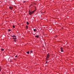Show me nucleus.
Wrapping results in <instances>:
<instances>
[{
  "instance_id": "obj_1",
  "label": "nucleus",
  "mask_w": 74,
  "mask_h": 74,
  "mask_svg": "<svg viewBox=\"0 0 74 74\" xmlns=\"http://www.w3.org/2000/svg\"><path fill=\"white\" fill-rule=\"evenodd\" d=\"M61 52H64V51H63V47H61Z\"/></svg>"
},
{
  "instance_id": "obj_2",
  "label": "nucleus",
  "mask_w": 74,
  "mask_h": 74,
  "mask_svg": "<svg viewBox=\"0 0 74 74\" xmlns=\"http://www.w3.org/2000/svg\"><path fill=\"white\" fill-rule=\"evenodd\" d=\"M29 15H32V12H30V10H29Z\"/></svg>"
},
{
  "instance_id": "obj_3",
  "label": "nucleus",
  "mask_w": 74,
  "mask_h": 74,
  "mask_svg": "<svg viewBox=\"0 0 74 74\" xmlns=\"http://www.w3.org/2000/svg\"><path fill=\"white\" fill-rule=\"evenodd\" d=\"M9 8L10 10H12V9H13V7H11L10 6Z\"/></svg>"
},
{
  "instance_id": "obj_4",
  "label": "nucleus",
  "mask_w": 74,
  "mask_h": 74,
  "mask_svg": "<svg viewBox=\"0 0 74 74\" xmlns=\"http://www.w3.org/2000/svg\"><path fill=\"white\" fill-rule=\"evenodd\" d=\"M49 54H48L47 55V59H48V58H49Z\"/></svg>"
},
{
  "instance_id": "obj_5",
  "label": "nucleus",
  "mask_w": 74,
  "mask_h": 74,
  "mask_svg": "<svg viewBox=\"0 0 74 74\" xmlns=\"http://www.w3.org/2000/svg\"><path fill=\"white\" fill-rule=\"evenodd\" d=\"M35 37H37L38 38V37H39V35H36L35 36Z\"/></svg>"
},
{
  "instance_id": "obj_6",
  "label": "nucleus",
  "mask_w": 74,
  "mask_h": 74,
  "mask_svg": "<svg viewBox=\"0 0 74 74\" xmlns=\"http://www.w3.org/2000/svg\"><path fill=\"white\" fill-rule=\"evenodd\" d=\"M27 53V54H29V51H27L26 52Z\"/></svg>"
},
{
  "instance_id": "obj_7",
  "label": "nucleus",
  "mask_w": 74,
  "mask_h": 74,
  "mask_svg": "<svg viewBox=\"0 0 74 74\" xmlns=\"http://www.w3.org/2000/svg\"><path fill=\"white\" fill-rule=\"evenodd\" d=\"M27 25H29V23H28V22H27Z\"/></svg>"
},
{
  "instance_id": "obj_8",
  "label": "nucleus",
  "mask_w": 74,
  "mask_h": 74,
  "mask_svg": "<svg viewBox=\"0 0 74 74\" xmlns=\"http://www.w3.org/2000/svg\"><path fill=\"white\" fill-rule=\"evenodd\" d=\"M32 52H33V51L32 50L30 51V53H32Z\"/></svg>"
},
{
  "instance_id": "obj_9",
  "label": "nucleus",
  "mask_w": 74,
  "mask_h": 74,
  "mask_svg": "<svg viewBox=\"0 0 74 74\" xmlns=\"http://www.w3.org/2000/svg\"><path fill=\"white\" fill-rule=\"evenodd\" d=\"M36 30H37V29H34V32H36Z\"/></svg>"
},
{
  "instance_id": "obj_10",
  "label": "nucleus",
  "mask_w": 74,
  "mask_h": 74,
  "mask_svg": "<svg viewBox=\"0 0 74 74\" xmlns=\"http://www.w3.org/2000/svg\"><path fill=\"white\" fill-rule=\"evenodd\" d=\"M26 27L27 29H28V26H27V25H26Z\"/></svg>"
},
{
  "instance_id": "obj_11",
  "label": "nucleus",
  "mask_w": 74,
  "mask_h": 74,
  "mask_svg": "<svg viewBox=\"0 0 74 74\" xmlns=\"http://www.w3.org/2000/svg\"><path fill=\"white\" fill-rule=\"evenodd\" d=\"M13 39H16V37L15 38H12Z\"/></svg>"
},
{
  "instance_id": "obj_12",
  "label": "nucleus",
  "mask_w": 74,
  "mask_h": 74,
  "mask_svg": "<svg viewBox=\"0 0 74 74\" xmlns=\"http://www.w3.org/2000/svg\"><path fill=\"white\" fill-rule=\"evenodd\" d=\"M1 50L2 51H4V49H1Z\"/></svg>"
},
{
  "instance_id": "obj_13",
  "label": "nucleus",
  "mask_w": 74,
  "mask_h": 74,
  "mask_svg": "<svg viewBox=\"0 0 74 74\" xmlns=\"http://www.w3.org/2000/svg\"><path fill=\"white\" fill-rule=\"evenodd\" d=\"M31 12H32V14H33V13H34V11H32Z\"/></svg>"
},
{
  "instance_id": "obj_14",
  "label": "nucleus",
  "mask_w": 74,
  "mask_h": 74,
  "mask_svg": "<svg viewBox=\"0 0 74 74\" xmlns=\"http://www.w3.org/2000/svg\"><path fill=\"white\" fill-rule=\"evenodd\" d=\"M13 37H16V36H13Z\"/></svg>"
},
{
  "instance_id": "obj_15",
  "label": "nucleus",
  "mask_w": 74,
  "mask_h": 74,
  "mask_svg": "<svg viewBox=\"0 0 74 74\" xmlns=\"http://www.w3.org/2000/svg\"><path fill=\"white\" fill-rule=\"evenodd\" d=\"M13 28H15V26L13 25Z\"/></svg>"
},
{
  "instance_id": "obj_16",
  "label": "nucleus",
  "mask_w": 74,
  "mask_h": 74,
  "mask_svg": "<svg viewBox=\"0 0 74 74\" xmlns=\"http://www.w3.org/2000/svg\"><path fill=\"white\" fill-rule=\"evenodd\" d=\"M10 31H11V30L8 29V32H10Z\"/></svg>"
},
{
  "instance_id": "obj_17",
  "label": "nucleus",
  "mask_w": 74,
  "mask_h": 74,
  "mask_svg": "<svg viewBox=\"0 0 74 74\" xmlns=\"http://www.w3.org/2000/svg\"><path fill=\"white\" fill-rule=\"evenodd\" d=\"M14 42H16V40H14Z\"/></svg>"
},
{
  "instance_id": "obj_18",
  "label": "nucleus",
  "mask_w": 74,
  "mask_h": 74,
  "mask_svg": "<svg viewBox=\"0 0 74 74\" xmlns=\"http://www.w3.org/2000/svg\"><path fill=\"white\" fill-rule=\"evenodd\" d=\"M17 56H15V58H17Z\"/></svg>"
},
{
  "instance_id": "obj_19",
  "label": "nucleus",
  "mask_w": 74,
  "mask_h": 74,
  "mask_svg": "<svg viewBox=\"0 0 74 74\" xmlns=\"http://www.w3.org/2000/svg\"><path fill=\"white\" fill-rule=\"evenodd\" d=\"M0 71H1V68L0 67Z\"/></svg>"
},
{
  "instance_id": "obj_20",
  "label": "nucleus",
  "mask_w": 74,
  "mask_h": 74,
  "mask_svg": "<svg viewBox=\"0 0 74 74\" xmlns=\"http://www.w3.org/2000/svg\"><path fill=\"white\" fill-rule=\"evenodd\" d=\"M48 63V62L46 61V63Z\"/></svg>"
},
{
  "instance_id": "obj_21",
  "label": "nucleus",
  "mask_w": 74,
  "mask_h": 74,
  "mask_svg": "<svg viewBox=\"0 0 74 74\" xmlns=\"http://www.w3.org/2000/svg\"><path fill=\"white\" fill-rule=\"evenodd\" d=\"M34 11V12H35V11H36V10H34V11Z\"/></svg>"
},
{
  "instance_id": "obj_22",
  "label": "nucleus",
  "mask_w": 74,
  "mask_h": 74,
  "mask_svg": "<svg viewBox=\"0 0 74 74\" xmlns=\"http://www.w3.org/2000/svg\"><path fill=\"white\" fill-rule=\"evenodd\" d=\"M11 37H13V36H11Z\"/></svg>"
},
{
  "instance_id": "obj_23",
  "label": "nucleus",
  "mask_w": 74,
  "mask_h": 74,
  "mask_svg": "<svg viewBox=\"0 0 74 74\" xmlns=\"http://www.w3.org/2000/svg\"><path fill=\"white\" fill-rule=\"evenodd\" d=\"M26 1H25V2Z\"/></svg>"
}]
</instances>
